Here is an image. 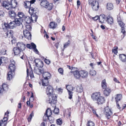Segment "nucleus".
<instances>
[{
	"label": "nucleus",
	"instance_id": "nucleus-1",
	"mask_svg": "<svg viewBox=\"0 0 126 126\" xmlns=\"http://www.w3.org/2000/svg\"><path fill=\"white\" fill-rule=\"evenodd\" d=\"M53 89L50 85L47 86L46 89V92L48 98L47 100V103H50L53 107H55V104L57 102V97L55 94H53Z\"/></svg>",
	"mask_w": 126,
	"mask_h": 126
},
{
	"label": "nucleus",
	"instance_id": "nucleus-2",
	"mask_svg": "<svg viewBox=\"0 0 126 126\" xmlns=\"http://www.w3.org/2000/svg\"><path fill=\"white\" fill-rule=\"evenodd\" d=\"M11 1L10 3L8 1H4L2 4V6L8 10L15 8L17 4V1L16 0H12Z\"/></svg>",
	"mask_w": 126,
	"mask_h": 126
},
{
	"label": "nucleus",
	"instance_id": "nucleus-3",
	"mask_svg": "<svg viewBox=\"0 0 126 126\" xmlns=\"http://www.w3.org/2000/svg\"><path fill=\"white\" fill-rule=\"evenodd\" d=\"M37 18V16L36 15H31L30 17L28 16H25L24 19H22L23 20H24L25 21L26 24H29L32 22H33V19H34L35 22H36Z\"/></svg>",
	"mask_w": 126,
	"mask_h": 126
},
{
	"label": "nucleus",
	"instance_id": "nucleus-4",
	"mask_svg": "<svg viewBox=\"0 0 126 126\" xmlns=\"http://www.w3.org/2000/svg\"><path fill=\"white\" fill-rule=\"evenodd\" d=\"M16 26V24H15L14 21L11 22L8 24L4 23L3 25H2L3 29L4 30L5 29L7 30H8L9 29H13Z\"/></svg>",
	"mask_w": 126,
	"mask_h": 126
},
{
	"label": "nucleus",
	"instance_id": "nucleus-5",
	"mask_svg": "<svg viewBox=\"0 0 126 126\" xmlns=\"http://www.w3.org/2000/svg\"><path fill=\"white\" fill-rule=\"evenodd\" d=\"M104 113L105 115L106 118L107 119H110L111 117V115L112 114V113L108 107L105 108Z\"/></svg>",
	"mask_w": 126,
	"mask_h": 126
},
{
	"label": "nucleus",
	"instance_id": "nucleus-6",
	"mask_svg": "<svg viewBox=\"0 0 126 126\" xmlns=\"http://www.w3.org/2000/svg\"><path fill=\"white\" fill-rule=\"evenodd\" d=\"M70 72L73 73L74 78L76 79H80V71H79L77 70L74 71H71Z\"/></svg>",
	"mask_w": 126,
	"mask_h": 126
},
{
	"label": "nucleus",
	"instance_id": "nucleus-7",
	"mask_svg": "<svg viewBox=\"0 0 126 126\" xmlns=\"http://www.w3.org/2000/svg\"><path fill=\"white\" fill-rule=\"evenodd\" d=\"M66 88L68 92V98L71 99L72 98V93L71 91H73L75 88H73L71 86L68 85L66 86Z\"/></svg>",
	"mask_w": 126,
	"mask_h": 126
},
{
	"label": "nucleus",
	"instance_id": "nucleus-8",
	"mask_svg": "<svg viewBox=\"0 0 126 126\" xmlns=\"http://www.w3.org/2000/svg\"><path fill=\"white\" fill-rule=\"evenodd\" d=\"M52 114L51 111L50 109L48 108L46 111V113L43 116V118L44 119L45 117H46V119H48L50 120V118L51 117L50 115Z\"/></svg>",
	"mask_w": 126,
	"mask_h": 126
},
{
	"label": "nucleus",
	"instance_id": "nucleus-9",
	"mask_svg": "<svg viewBox=\"0 0 126 126\" xmlns=\"http://www.w3.org/2000/svg\"><path fill=\"white\" fill-rule=\"evenodd\" d=\"M13 51L14 54L15 55H19L20 56L21 54H23L22 51L20 49L18 48L17 47L14 48Z\"/></svg>",
	"mask_w": 126,
	"mask_h": 126
},
{
	"label": "nucleus",
	"instance_id": "nucleus-10",
	"mask_svg": "<svg viewBox=\"0 0 126 126\" xmlns=\"http://www.w3.org/2000/svg\"><path fill=\"white\" fill-rule=\"evenodd\" d=\"M98 2L95 3V5L92 7V9L96 11L98 10L99 8V5L102 2L103 0H98Z\"/></svg>",
	"mask_w": 126,
	"mask_h": 126
},
{
	"label": "nucleus",
	"instance_id": "nucleus-11",
	"mask_svg": "<svg viewBox=\"0 0 126 126\" xmlns=\"http://www.w3.org/2000/svg\"><path fill=\"white\" fill-rule=\"evenodd\" d=\"M17 47L23 51L26 48L25 45L22 42H18L17 44Z\"/></svg>",
	"mask_w": 126,
	"mask_h": 126
},
{
	"label": "nucleus",
	"instance_id": "nucleus-12",
	"mask_svg": "<svg viewBox=\"0 0 126 126\" xmlns=\"http://www.w3.org/2000/svg\"><path fill=\"white\" fill-rule=\"evenodd\" d=\"M23 34L24 37L28 39H31L32 35L28 31L27 29H25L23 31Z\"/></svg>",
	"mask_w": 126,
	"mask_h": 126
},
{
	"label": "nucleus",
	"instance_id": "nucleus-13",
	"mask_svg": "<svg viewBox=\"0 0 126 126\" xmlns=\"http://www.w3.org/2000/svg\"><path fill=\"white\" fill-rule=\"evenodd\" d=\"M100 95V93L97 92L92 94L91 95V97L93 100L96 101Z\"/></svg>",
	"mask_w": 126,
	"mask_h": 126
},
{
	"label": "nucleus",
	"instance_id": "nucleus-14",
	"mask_svg": "<svg viewBox=\"0 0 126 126\" xmlns=\"http://www.w3.org/2000/svg\"><path fill=\"white\" fill-rule=\"evenodd\" d=\"M80 78H85L87 77L88 76V72L84 70H80Z\"/></svg>",
	"mask_w": 126,
	"mask_h": 126
},
{
	"label": "nucleus",
	"instance_id": "nucleus-15",
	"mask_svg": "<svg viewBox=\"0 0 126 126\" xmlns=\"http://www.w3.org/2000/svg\"><path fill=\"white\" fill-rule=\"evenodd\" d=\"M42 74H43V78L45 79H48L50 78L51 76L50 74L48 72L45 71L44 70V72Z\"/></svg>",
	"mask_w": 126,
	"mask_h": 126
},
{
	"label": "nucleus",
	"instance_id": "nucleus-16",
	"mask_svg": "<svg viewBox=\"0 0 126 126\" xmlns=\"http://www.w3.org/2000/svg\"><path fill=\"white\" fill-rule=\"evenodd\" d=\"M35 65L37 67H42L43 66V63L41 61L38 60H35L34 61Z\"/></svg>",
	"mask_w": 126,
	"mask_h": 126
},
{
	"label": "nucleus",
	"instance_id": "nucleus-17",
	"mask_svg": "<svg viewBox=\"0 0 126 126\" xmlns=\"http://www.w3.org/2000/svg\"><path fill=\"white\" fill-rule=\"evenodd\" d=\"M106 21L109 24H112L113 23V18L110 15H108L107 16Z\"/></svg>",
	"mask_w": 126,
	"mask_h": 126
},
{
	"label": "nucleus",
	"instance_id": "nucleus-18",
	"mask_svg": "<svg viewBox=\"0 0 126 126\" xmlns=\"http://www.w3.org/2000/svg\"><path fill=\"white\" fill-rule=\"evenodd\" d=\"M96 101H97V103L98 104H100L104 103L105 101V100L103 96H101L100 95Z\"/></svg>",
	"mask_w": 126,
	"mask_h": 126
},
{
	"label": "nucleus",
	"instance_id": "nucleus-19",
	"mask_svg": "<svg viewBox=\"0 0 126 126\" xmlns=\"http://www.w3.org/2000/svg\"><path fill=\"white\" fill-rule=\"evenodd\" d=\"M34 72L35 73L38 75H40L43 73L44 72V69H38L37 67H35L34 70Z\"/></svg>",
	"mask_w": 126,
	"mask_h": 126
},
{
	"label": "nucleus",
	"instance_id": "nucleus-20",
	"mask_svg": "<svg viewBox=\"0 0 126 126\" xmlns=\"http://www.w3.org/2000/svg\"><path fill=\"white\" fill-rule=\"evenodd\" d=\"M15 72H12L11 71H9L7 75V79L8 80H10L13 78Z\"/></svg>",
	"mask_w": 126,
	"mask_h": 126
},
{
	"label": "nucleus",
	"instance_id": "nucleus-21",
	"mask_svg": "<svg viewBox=\"0 0 126 126\" xmlns=\"http://www.w3.org/2000/svg\"><path fill=\"white\" fill-rule=\"evenodd\" d=\"M23 20L20 18H16L15 19L14 22L16 26H20L22 24Z\"/></svg>",
	"mask_w": 126,
	"mask_h": 126
},
{
	"label": "nucleus",
	"instance_id": "nucleus-22",
	"mask_svg": "<svg viewBox=\"0 0 126 126\" xmlns=\"http://www.w3.org/2000/svg\"><path fill=\"white\" fill-rule=\"evenodd\" d=\"M119 58L123 62H126V55L124 54H120L119 55Z\"/></svg>",
	"mask_w": 126,
	"mask_h": 126
},
{
	"label": "nucleus",
	"instance_id": "nucleus-23",
	"mask_svg": "<svg viewBox=\"0 0 126 126\" xmlns=\"http://www.w3.org/2000/svg\"><path fill=\"white\" fill-rule=\"evenodd\" d=\"M9 17L11 18L14 19L16 16V15L14 11H10L8 12Z\"/></svg>",
	"mask_w": 126,
	"mask_h": 126
},
{
	"label": "nucleus",
	"instance_id": "nucleus-24",
	"mask_svg": "<svg viewBox=\"0 0 126 126\" xmlns=\"http://www.w3.org/2000/svg\"><path fill=\"white\" fill-rule=\"evenodd\" d=\"M7 37L9 38H12L13 37V31L10 30H9L5 33Z\"/></svg>",
	"mask_w": 126,
	"mask_h": 126
},
{
	"label": "nucleus",
	"instance_id": "nucleus-25",
	"mask_svg": "<svg viewBox=\"0 0 126 126\" xmlns=\"http://www.w3.org/2000/svg\"><path fill=\"white\" fill-rule=\"evenodd\" d=\"M57 25L56 23L53 22H50L49 25V27L50 28L54 29L57 26Z\"/></svg>",
	"mask_w": 126,
	"mask_h": 126
},
{
	"label": "nucleus",
	"instance_id": "nucleus-26",
	"mask_svg": "<svg viewBox=\"0 0 126 126\" xmlns=\"http://www.w3.org/2000/svg\"><path fill=\"white\" fill-rule=\"evenodd\" d=\"M114 8L113 4L110 3H108L107 4L106 8L108 10H112Z\"/></svg>",
	"mask_w": 126,
	"mask_h": 126
},
{
	"label": "nucleus",
	"instance_id": "nucleus-27",
	"mask_svg": "<svg viewBox=\"0 0 126 126\" xmlns=\"http://www.w3.org/2000/svg\"><path fill=\"white\" fill-rule=\"evenodd\" d=\"M99 17V21L100 22H103L105 20H106V17L105 15L103 14L101 15Z\"/></svg>",
	"mask_w": 126,
	"mask_h": 126
},
{
	"label": "nucleus",
	"instance_id": "nucleus-28",
	"mask_svg": "<svg viewBox=\"0 0 126 126\" xmlns=\"http://www.w3.org/2000/svg\"><path fill=\"white\" fill-rule=\"evenodd\" d=\"M77 91L79 93H81L83 91V88L81 85H77L76 87Z\"/></svg>",
	"mask_w": 126,
	"mask_h": 126
},
{
	"label": "nucleus",
	"instance_id": "nucleus-29",
	"mask_svg": "<svg viewBox=\"0 0 126 126\" xmlns=\"http://www.w3.org/2000/svg\"><path fill=\"white\" fill-rule=\"evenodd\" d=\"M89 5L91 6V7L95 5V3H97L98 2V0H89Z\"/></svg>",
	"mask_w": 126,
	"mask_h": 126
},
{
	"label": "nucleus",
	"instance_id": "nucleus-30",
	"mask_svg": "<svg viewBox=\"0 0 126 126\" xmlns=\"http://www.w3.org/2000/svg\"><path fill=\"white\" fill-rule=\"evenodd\" d=\"M9 68L10 69V71H11L12 72H14L16 69L15 65L12 64H10L9 66Z\"/></svg>",
	"mask_w": 126,
	"mask_h": 126
},
{
	"label": "nucleus",
	"instance_id": "nucleus-31",
	"mask_svg": "<svg viewBox=\"0 0 126 126\" xmlns=\"http://www.w3.org/2000/svg\"><path fill=\"white\" fill-rule=\"evenodd\" d=\"M110 92V89L109 88H107L104 90V94L105 95L107 96L109 95Z\"/></svg>",
	"mask_w": 126,
	"mask_h": 126
},
{
	"label": "nucleus",
	"instance_id": "nucleus-32",
	"mask_svg": "<svg viewBox=\"0 0 126 126\" xmlns=\"http://www.w3.org/2000/svg\"><path fill=\"white\" fill-rule=\"evenodd\" d=\"M23 5L24 7L26 9L29 8L31 6L30 1H27L24 2Z\"/></svg>",
	"mask_w": 126,
	"mask_h": 126
},
{
	"label": "nucleus",
	"instance_id": "nucleus-33",
	"mask_svg": "<svg viewBox=\"0 0 126 126\" xmlns=\"http://www.w3.org/2000/svg\"><path fill=\"white\" fill-rule=\"evenodd\" d=\"M122 96L121 94H116L115 97V99L116 102L120 101L122 98Z\"/></svg>",
	"mask_w": 126,
	"mask_h": 126
},
{
	"label": "nucleus",
	"instance_id": "nucleus-34",
	"mask_svg": "<svg viewBox=\"0 0 126 126\" xmlns=\"http://www.w3.org/2000/svg\"><path fill=\"white\" fill-rule=\"evenodd\" d=\"M53 7V4L52 3H49V2L45 7L48 10H51Z\"/></svg>",
	"mask_w": 126,
	"mask_h": 126
},
{
	"label": "nucleus",
	"instance_id": "nucleus-35",
	"mask_svg": "<svg viewBox=\"0 0 126 126\" xmlns=\"http://www.w3.org/2000/svg\"><path fill=\"white\" fill-rule=\"evenodd\" d=\"M48 3V2L46 0H43L41 2L40 5L45 8Z\"/></svg>",
	"mask_w": 126,
	"mask_h": 126
},
{
	"label": "nucleus",
	"instance_id": "nucleus-36",
	"mask_svg": "<svg viewBox=\"0 0 126 126\" xmlns=\"http://www.w3.org/2000/svg\"><path fill=\"white\" fill-rule=\"evenodd\" d=\"M48 79H44L42 80V85L43 86H47V85L48 83Z\"/></svg>",
	"mask_w": 126,
	"mask_h": 126
},
{
	"label": "nucleus",
	"instance_id": "nucleus-37",
	"mask_svg": "<svg viewBox=\"0 0 126 126\" xmlns=\"http://www.w3.org/2000/svg\"><path fill=\"white\" fill-rule=\"evenodd\" d=\"M17 16L19 17V18H21V19H24L25 16L23 13L21 12H18Z\"/></svg>",
	"mask_w": 126,
	"mask_h": 126
},
{
	"label": "nucleus",
	"instance_id": "nucleus-38",
	"mask_svg": "<svg viewBox=\"0 0 126 126\" xmlns=\"http://www.w3.org/2000/svg\"><path fill=\"white\" fill-rule=\"evenodd\" d=\"M0 87L3 90V91H7L8 89V87L7 85L5 84H3L2 86H0Z\"/></svg>",
	"mask_w": 126,
	"mask_h": 126
},
{
	"label": "nucleus",
	"instance_id": "nucleus-39",
	"mask_svg": "<svg viewBox=\"0 0 126 126\" xmlns=\"http://www.w3.org/2000/svg\"><path fill=\"white\" fill-rule=\"evenodd\" d=\"M102 87L103 89H105L106 88V83L105 79L103 80L102 81Z\"/></svg>",
	"mask_w": 126,
	"mask_h": 126
},
{
	"label": "nucleus",
	"instance_id": "nucleus-40",
	"mask_svg": "<svg viewBox=\"0 0 126 126\" xmlns=\"http://www.w3.org/2000/svg\"><path fill=\"white\" fill-rule=\"evenodd\" d=\"M9 113V112L7 111V112H6L4 114V117L3 118V122H5L7 120V117L8 116V114Z\"/></svg>",
	"mask_w": 126,
	"mask_h": 126
},
{
	"label": "nucleus",
	"instance_id": "nucleus-41",
	"mask_svg": "<svg viewBox=\"0 0 126 126\" xmlns=\"http://www.w3.org/2000/svg\"><path fill=\"white\" fill-rule=\"evenodd\" d=\"M86 126H94V124L92 121L89 120L88 121Z\"/></svg>",
	"mask_w": 126,
	"mask_h": 126
},
{
	"label": "nucleus",
	"instance_id": "nucleus-42",
	"mask_svg": "<svg viewBox=\"0 0 126 126\" xmlns=\"http://www.w3.org/2000/svg\"><path fill=\"white\" fill-rule=\"evenodd\" d=\"M89 73L91 76H94L96 75V72L95 71L92 70L90 71Z\"/></svg>",
	"mask_w": 126,
	"mask_h": 126
},
{
	"label": "nucleus",
	"instance_id": "nucleus-43",
	"mask_svg": "<svg viewBox=\"0 0 126 126\" xmlns=\"http://www.w3.org/2000/svg\"><path fill=\"white\" fill-rule=\"evenodd\" d=\"M33 116V112H32L30 114L29 117L27 119L29 122H30L32 117Z\"/></svg>",
	"mask_w": 126,
	"mask_h": 126
},
{
	"label": "nucleus",
	"instance_id": "nucleus-44",
	"mask_svg": "<svg viewBox=\"0 0 126 126\" xmlns=\"http://www.w3.org/2000/svg\"><path fill=\"white\" fill-rule=\"evenodd\" d=\"M29 10V13L30 14H32L33 13L34 10V9L32 7H30L29 8H28Z\"/></svg>",
	"mask_w": 126,
	"mask_h": 126
},
{
	"label": "nucleus",
	"instance_id": "nucleus-45",
	"mask_svg": "<svg viewBox=\"0 0 126 126\" xmlns=\"http://www.w3.org/2000/svg\"><path fill=\"white\" fill-rule=\"evenodd\" d=\"M25 29H27V31H29L31 30L32 27L31 26L29 25H25Z\"/></svg>",
	"mask_w": 126,
	"mask_h": 126
},
{
	"label": "nucleus",
	"instance_id": "nucleus-46",
	"mask_svg": "<svg viewBox=\"0 0 126 126\" xmlns=\"http://www.w3.org/2000/svg\"><path fill=\"white\" fill-rule=\"evenodd\" d=\"M118 23L121 27H124L125 25V24L121 21H118Z\"/></svg>",
	"mask_w": 126,
	"mask_h": 126
},
{
	"label": "nucleus",
	"instance_id": "nucleus-47",
	"mask_svg": "<svg viewBox=\"0 0 126 126\" xmlns=\"http://www.w3.org/2000/svg\"><path fill=\"white\" fill-rule=\"evenodd\" d=\"M70 41H68V42H66L64 44V49L63 50H64V49H65V48L67 47L70 45Z\"/></svg>",
	"mask_w": 126,
	"mask_h": 126
},
{
	"label": "nucleus",
	"instance_id": "nucleus-48",
	"mask_svg": "<svg viewBox=\"0 0 126 126\" xmlns=\"http://www.w3.org/2000/svg\"><path fill=\"white\" fill-rule=\"evenodd\" d=\"M0 60L2 63H4L6 62L5 61L6 60V58L4 57H2L0 58Z\"/></svg>",
	"mask_w": 126,
	"mask_h": 126
},
{
	"label": "nucleus",
	"instance_id": "nucleus-49",
	"mask_svg": "<svg viewBox=\"0 0 126 126\" xmlns=\"http://www.w3.org/2000/svg\"><path fill=\"white\" fill-rule=\"evenodd\" d=\"M58 72L61 75H63V69L61 68H59L58 70Z\"/></svg>",
	"mask_w": 126,
	"mask_h": 126
},
{
	"label": "nucleus",
	"instance_id": "nucleus-50",
	"mask_svg": "<svg viewBox=\"0 0 126 126\" xmlns=\"http://www.w3.org/2000/svg\"><path fill=\"white\" fill-rule=\"evenodd\" d=\"M53 112L55 114H58L59 112V110L57 108H55L53 110Z\"/></svg>",
	"mask_w": 126,
	"mask_h": 126
},
{
	"label": "nucleus",
	"instance_id": "nucleus-51",
	"mask_svg": "<svg viewBox=\"0 0 126 126\" xmlns=\"http://www.w3.org/2000/svg\"><path fill=\"white\" fill-rule=\"evenodd\" d=\"M57 90L58 91V92L60 94L62 93L63 91V90L62 88H57Z\"/></svg>",
	"mask_w": 126,
	"mask_h": 126
},
{
	"label": "nucleus",
	"instance_id": "nucleus-52",
	"mask_svg": "<svg viewBox=\"0 0 126 126\" xmlns=\"http://www.w3.org/2000/svg\"><path fill=\"white\" fill-rule=\"evenodd\" d=\"M6 50L5 49H3L1 50L0 52L2 55H5L6 53Z\"/></svg>",
	"mask_w": 126,
	"mask_h": 126
},
{
	"label": "nucleus",
	"instance_id": "nucleus-53",
	"mask_svg": "<svg viewBox=\"0 0 126 126\" xmlns=\"http://www.w3.org/2000/svg\"><path fill=\"white\" fill-rule=\"evenodd\" d=\"M57 123L58 125H61L62 123V120L60 119L57 120Z\"/></svg>",
	"mask_w": 126,
	"mask_h": 126
},
{
	"label": "nucleus",
	"instance_id": "nucleus-54",
	"mask_svg": "<svg viewBox=\"0 0 126 126\" xmlns=\"http://www.w3.org/2000/svg\"><path fill=\"white\" fill-rule=\"evenodd\" d=\"M25 47L29 48L30 49H32V47L31 46V45L29 44H27L26 45H25Z\"/></svg>",
	"mask_w": 126,
	"mask_h": 126
},
{
	"label": "nucleus",
	"instance_id": "nucleus-55",
	"mask_svg": "<svg viewBox=\"0 0 126 126\" xmlns=\"http://www.w3.org/2000/svg\"><path fill=\"white\" fill-rule=\"evenodd\" d=\"M45 62L46 64H49L50 63V62L49 60L46 59L45 60Z\"/></svg>",
	"mask_w": 126,
	"mask_h": 126
},
{
	"label": "nucleus",
	"instance_id": "nucleus-56",
	"mask_svg": "<svg viewBox=\"0 0 126 126\" xmlns=\"http://www.w3.org/2000/svg\"><path fill=\"white\" fill-rule=\"evenodd\" d=\"M99 18V16H96L95 17L93 18V19L95 21L96 20Z\"/></svg>",
	"mask_w": 126,
	"mask_h": 126
},
{
	"label": "nucleus",
	"instance_id": "nucleus-57",
	"mask_svg": "<svg viewBox=\"0 0 126 126\" xmlns=\"http://www.w3.org/2000/svg\"><path fill=\"white\" fill-rule=\"evenodd\" d=\"M112 52L115 54L117 53L118 52L117 48H115L113 49L112 50Z\"/></svg>",
	"mask_w": 126,
	"mask_h": 126
},
{
	"label": "nucleus",
	"instance_id": "nucleus-58",
	"mask_svg": "<svg viewBox=\"0 0 126 126\" xmlns=\"http://www.w3.org/2000/svg\"><path fill=\"white\" fill-rule=\"evenodd\" d=\"M67 66L68 67V68L69 69H71V71L72 70V71H74L75 69L76 68L75 67H71L69 65H67Z\"/></svg>",
	"mask_w": 126,
	"mask_h": 126
},
{
	"label": "nucleus",
	"instance_id": "nucleus-59",
	"mask_svg": "<svg viewBox=\"0 0 126 126\" xmlns=\"http://www.w3.org/2000/svg\"><path fill=\"white\" fill-rule=\"evenodd\" d=\"M31 46L32 47V48L33 49L35 47H36V45L33 43H31Z\"/></svg>",
	"mask_w": 126,
	"mask_h": 126
},
{
	"label": "nucleus",
	"instance_id": "nucleus-60",
	"mask_svg": "<svg viewBox=\"0 0 126 126\" xmlns=\"http://www.w3.org/2000/svg\"><path fill=\"white\" fill-rule=\"evenodd\" d=\"M30 75L31 78H32L34 77L33 74L32 73V71H31L30 72Z\"/></svg>",
	"mask_w": 126,
	"mask_h": 126
},
{
	"label": "nucleus",
	"instance_id": "nucleus-61",
	"mask_svg": "<svg viewBox=\"0 0 126 126\" xmlns=\"http://www.w3.org/2000/svg\"><path fill=\"white\" fill-rule=\"evenodd\" d=\"M11 63L10 64H12L13 65H15V61L13 59L11 60Z\"/></svg>",
	"mask_w": 126,
	"mask_h": 126
},
{
	"label": "nucleus",
	"instance_id": "nucleus-62",
	"mask_svg": "<svg viewBox=\"0 0 126 126\" xmlns=\"http://www.w3.org/2000/svg\"><path fill=\"white\" fill-rule=\"evenodd\" d=\"M34 50V51L36 53L38 54L39 53V52L38 51L37 49H36V47H35L33 49Z\"/></svg>",
	"mask_w": 126,
	"mask_h": 126
},
{
	"label": "nucleus",
	"instance_id": "nucleus-63",
	"mask_svg": "<svg viewBox=\"0 0 126 126\" xmlns=\"http://www.w3.org/2000/svg\"><path fill=\"white\" fill-rule=\"evenodd\" d=\"M91 109L93 112V113L94 114H96V113L94 108L93 107H91Z\"/></svg>",
	"mask_w": 126,
	"mask_h": 126
},
{
	"label": "nucleus",
	"instance_id": "nucleus-64",
	"mask_svg": "<svg viewBox=\"0 0 126 126\" xmlns=\"http://www.w3.org/2000/svg\"><path fill=\"white\" fill-rule=\"evenodd\" d=\"M59 44V42H57L54 45V46L56 47L57 48H58V46Z\"/></svg>",
	"mask_w": 126,
	"mask_h": 126
}]
</instances>
